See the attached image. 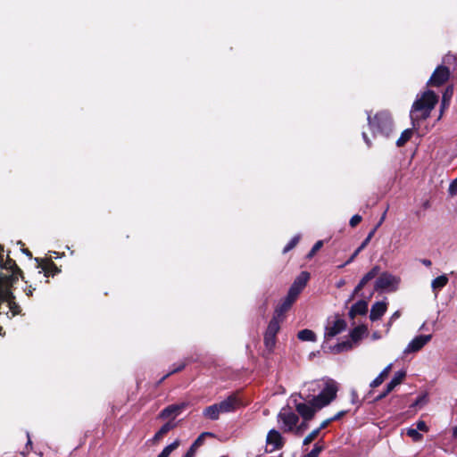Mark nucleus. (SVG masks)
<instances>
[{
  "instance_id": "nucleus-1",
  "label": "nucleus",
  "mask_w": 457,
  "mask_h": 457,
  "mask_svg": "<svg viewBox=\"0 0 457 457\" xmlns=\"http://www.w3.org/2000/svg\"><path fill=\"white\" fill-rule=\"evenodd\" d=\"M337 390V383L329 380L318 395L307 403H295V409L303 420H311L319 410L328 405L336 398Z\"/></svg>"
},
{
  "instance_id": "nucleus-2",
  "label": "nucleus",
  "mask_w": 457,
  "mask_h": 457,
  "mask_svg": "<svg viewBox=\"0 0 457 457\" xmlns=\"http://www.w3.org/2000/svg\"><path fill=\"white\" fill-rule=\"evenodd\" d=\"M437 102L438 96L432 90L425 91L420 98L416 99L411 110V119L413 126H415V121L427 120Z\"/></svg>"
},
{
  "instance_id": "nucleus-3",
  "label": "nucleus",
  "mask_w": 457,
  "mask_h": 457,
  "mask_svg": "<svg viewBox=\"0 0 457 457\" xmlns=\"http://www.w3.org/2000/svg\"><path fill=\"white\" fill-rule=\"evenodd\" d=\"M368 125L373 136L388 137L394 131V120L391 113L382 110L371 115L368 112Z\"/></svg>"
},
{
  "instance_id": "nucleus-4",
  "label": "nucleus",
  "mask_w": 457,
  "mask_h": 457,
  "mask_svg": "<svg viewBox=\"0 0 457 457\" xmlns=\"http://www.w3.org/2000/svg\"><path fill=\"white\" fill-rule=\"evenodd\" d=\"M239 405V399L235 395H231L220 403L206 407L203 414L209 420H216L220 414L235 411Z\"/></svg>"
},
{
  "instance_id": "nucleus-5",
  "label": "nucleus",
  "mask_w": 457,
  "mask_h": 457,
  "mask_svg": "<svg viewBox=\"0 0 457 457\" xmlns=\"http://www.w3.org/2000/svg\"><path fill=\"white\" fill-rule=\"evenodd\" d=\"M400 278L389 272H382L375 281L374 289L380 292H395L398 289Z\"/></svg>"
},
{
  "instance_id": "nucleus-6",
  "label": "nucleus",
  "mask_w": 457,
  "mask_h": 457,
  "mask_svg": "<svg viewBox=\"0 0 457 457\" xmlns=\"http://www.w3.org/2000/svg\"><path fill=\"white\" fill-rule=\"evenodd\" d=\"M366 331L367 328L365 326H359L354 328L350 333L351 340L343 341L337 344L332 348L333 353H339L341 352L352 349L353 347V344H357L366 333Z\"/></svg>"
},
{
  "instance_id": "nucleus-7",
  "label": "nucleus",
  "mask_w": 457,
  "mask_h": 457,
  "mask_svg": "<svg viewBox=\"0 0 457 457\" xmlns=\"http://www.w3.org/2000/svg\"><path fill=\"white\" fill-rule=\"evenodd\" d=\"M278 420L284 425V431L294 432L295 426L299 421L298 415L290 408H282L278 413Z\"/></svg>"
},
{
  "instance_id": "nucleus-8",
  "label": "nucleus",
  "mask_w": 457,
  "mask_h": 457,
  "mask_svg": "<svg viewBox=\"0 0 457 457\" xmlns=\"http://www.w3.org/2000/svg\"><path fill=\"white\" fill-rule=\"evenodd\" d=\"M282 319L272 318L264 335V344L269 350H272L276 344V335L280 329Z\"/></svg>"
},
{
  "instance_id": "nucleus-9",
  "label": "nucleus",
  "mask_w": 457,
  "mask_h": 457,
  "mask_svg": "<svg viewBox=\"0 0 457 457\" xmlns=\"http://www.w3.org/2000/svg\"><path fill=\"white\" fill-rule=\"evenodd\" d=\"M450 74L451 72L448 67L439 65L432 73L429 80L428 81V85L432 87H440L449 79Z\"/></svg>"
},
{
  "instance_id": "nucleus-10",
  "label": "nucleus",
  "mask_w": 457,
  "mask_h": 457,
  "mask_svg": "<svg viewBox=\"0 0 457 457\" xmlns=\"http://www.w3.org/2000/svg\"><path fill=\"white\" fill-rule=\"evenodd\" d=\"M346 328V322L338 317L328 322L325 329V339L328 341L343 332Z\"/></svg>"
},
{
  "instance_id": "nucleus-11",
  "label": "nucleus",
  "mask_w": 457,
  "mask_h": 457,
  "mask_svg": "<svg viewBox=\"0 0 457 457\" xmlns=\"http://www.w3.org/2000/svg\"><path fill=\"white\" fill-rule=\"evenodd\" d=\"M432 338L431 335H420L415 337L403 350L404 354L415 353L420 351L425 345H427Z\"/></svg>"
},
{
  "instance_id": "nucleus-12",
  "label": "nucleus",
  "mask_w": 457,
  "mask_h": 457,
  "mask_svg": "<svg viewBox=\"0 0 457 457\" xmlns=\"http://www.w3.org/2000/svg\"><path fill=\"white\" fill-rule=\"evenodd\" d=\"M310 278V275L306 271L301 272V274L295 279L294 283L290 287L288 292L291 293L293 296L298 297L299 294L305 287L308 280Z\"/></svg>"
},
{
  "instance_id": "nucleus-13",
  "label": "nucleus",
  "mask_w": 457,
  "mask_h": 457,
  "mask_svg": "<svg viewBox=\"0 0 457 457\" xmlns=\"http://www.w3.org/2000/svg\"><path fill=\"white\" fill-rule=\"evenodd\" d=\"M267 451L273 452L283 446V440L280 433L275 429H271L266 438Z\"/></svg>"
},
{
  "instance_id": "nucleus-14",
  "label": "nucleus",
  "mask_w": 457,
  "mask_h": 457,
  "mask_svg": "<svg viewBox=\"0 0 457 457\" xmlns=\"http://www.w3.org/2000/svg\"><path fill=\"white\" fill-rule=\"evenodd\" d=\"M296 299V296H293L291 293L288 292L286 298L276 308L273 318H277L278 320L282 319L283 320L284 314L291 308V306L293 305Z\"/></svg>"
},
{
  "instance_id": "nucleus-15",
  "label": "nucleus",
  "mask_w": 457,
  "mask_h": 457,
  "mask_svg": "<svg viewBox=\"0 0 457 457\" xmlns=\"http://www.w3.org/2000/svg\"><path fill=\"white\" fill-rule=\"evenodd\" d=\"M387 303L385 301L376 302L370 309V319L372 321L378 320L386 313Z\"/></svg>"
},
{
  "instance_id": "nucleus-16",
  "label": "nucleus",
  "mask_w": 457,
  "mask_h": 457,
  "mask_svg": "<svg viewBox=\"0 0 457 457\" xmlns=\"http://www.w3.org/2000/svg\"><path fill=\"white\" fill-rule=\"evenodd\" d=\"M406 376V372L404 370H399L395 372L394 375V378L391 379V381L387 384L386 391L379 396V398L385 397L387 394H389L391 391L395 389V386L400 385L404 378Z\"/></svg>"
},
{
  "instance_id": "nucleus-17",
  "label": "nucleus",
  "mask_w": 457,
  "mask_h": 457,
  "mask_svg": "<svg viewBox=\"0 0 457 457\" xmlns=\"http://www.w3.org/2000/svg\"><path fill=\"white\" fill-rule=\"evenodd\" d=\"M187 406L186 403H179V404H171V405H169L168 407H166L165 409H163L162 411V412L160 413V417L162 419H167V418H170V417H173L175 418L176 416H178L181 411L183 409H185Z\"/></svg>"
},
{
  "instance_id": "nucleus-18",
  "label": "nucleus",
  "mask_w": 457,
  "mask_h": 457,
  "mask_svg": "<svg viewBox=\"0 0 457 457\" xmlns=\"http://www.w3.org/2000/svg\"><path fill=\"white\" fill-rule=\"evenodd\" d=\"M380 271V267L376 265L374 266L369 272H367L363 277L360 280L359 284L356 286L355 289H354V293H357L359 292L360 290H361L364 286L369 282L370 281L371 279H373L375 277H377Z\"/></svg>"
},
{
  "instance_id": "nucleus-19",
  "label": "nucleus",
  "mask_w": 457,
  "mask_h": 457,
  "mask_svg": "<svg viewBox=\"0 0 457 457\" xmlns=\"http://www.w3.org/2000/svg\"><path fill=\"white\" fill-rule=\"evenodd\" d=\"M377 230V228H374L367 236V237L364 239V241L361 243V245H360V246L354 251V253L351 255V257L346 261V262L343 265H341V267H344L345 265H347L349 263H351L355 258L356 256L360 253L361 251H362L366 246L367 245L369 244V242L370 241V239L373 237L375 232Z\"/></svg>"
},
{
  "instance_id": "nucleus-20",
  "label": "nucleus",
  "mask_w": 457,
  "mask_h": 457,
  "mask_svg": "<svg viewBox=\"0 0 457 457\" xmlns=\"http://www.w3.org/2000/svg\"><path fill=\"white\" fill-rule=\"evenodd\" d=\"M368 311V303L364 300L358 301L355 303L351 310H350V315L352 317H354L356 315H363Z\"/></svg>"
},
{
  "instance_id": "nucleus-21",
  "label": "nucleus",
  "mask_w": 457,
  "mask_h": 457,
  "mask_svg": "<svg viewBox=\"0 0 457 457\" xmlns=\"http://www.w3.org/2000/svg\"><path fill=\"white\" fill-rule=\"evenodd\" d=\"M392 364H388L380 373L379 375L373 379V381L370 383V387H377L380 386L384 380L387 378L389 375L391 370H392Z\"/></svg>"
},
{
  "instance_id": "nucleus-22",
  "label": "nucleus",
  "mask_w": 457,
  "mask_h": 457,
  "mask_svg": "<svg viewBox=\"0 0 457 457\" xmlns=\"http://www.w3.org/2000/svg\"><path fill=\"white\" fill-rule=\"evenodd\" d=\"M447 283H448L447 276L442 275V276H439V277L436 278L435 279H433V281L431 283V287H432L433 291L436 295L437 292L439 290H441L444 287H445Z\"/></svg>"
},
{
  "instance_id": "nucleus-23",
  "label": "nucleus",
  "mask_w": 457,
  "mask_h": 457,
  "mask_svg": "<svg viewBox=\"0 0 457 457\" xmlns=\"http://www.w3.org/2000/svg\"><path fill=\"white\" fill-rule=\"evenodd\" d=\"M175 423L172 421H169L165 423L158 432L155 433L153 440L154 442L160 441L169 431H170L172 428H174Z\"/></svg>"
},
{
  "instance_id": "nucleus-24",
  "label": "nucleus",
  "mask_w": 457,
  "mask_h": 457,
  "mask_svg": "<svg viewBox=\"0 0 457 457\" xmlns=\"http://www.w3.org/2000/svg\"><path fill=\"white\" fill-rule=\"evenodd\" d=\"M297 337L301 341H311L315 342L317 340L316 334L311 329L300 330L297 334Z\"/></svg>"
},
{
  "instance_id": "nucleus-25",
  "label": "nucleus",
  "mask_w": 457,
  "mask_h": 457,
  "mask_svg": "<svg viewBox=\"0 0 457 457\" xmlns=\"http://www.w3.org/2000/svg\"><path fill=\"white\" fill-rule=\"evenodd\" d=\"M413 135V129H404L400 137L396 141V145L398 147L403 146L412 137Z\"/></svg>"
},
{
  "instance_id": "nucleus-26",
  "label": "nucleus",
  "mask_w": 457,
  "mask_h": 457,
  "mask_svg": "<svg viewBox=\"0 0 457 457\" xmlns=\"http://www.w3.org/2000/svg\"><path fill=\"white\" fill-rule=\"evenodd\" d=\"M179 442L177 440L167 445L157 457H169L170 454L179 446Z\"/></svg>"
},
{
  "instance_id": "nucleus-27",
  "label": "nucleus",
  "mask_w": 457,
  "mask_h": 457,
  "mask_svg": "<svg viewBox=\"0 0 457 457\" xmlns=\"http://www.w3.org/2000/svg\"><path fill=\"white\" fill-rule=\"evenodd\" d=\"M186 367V362H181L179 363V365H177L174 369H172L169 373H167L165 376H163L160 381L158 382V384H161L163 380H165L169 376H170L171 374H174L176 372H179L180 370H182L184 368Z\"/></svg>"
},
{
  "instance_id": "nucleus-28",
  "label": "nucleus",
  "mask_w": 457,
  "mask_h": 457,
  "mask_svg": "<svg viewBox=\"0 0 457 457\" xmlns=\"http://www.w3.org/2000/svg\"><path fill=\"white\" fill-rule=\"evenodd\" d=\"M7 277H4V275L0 274V295L3 297L6 296L7 291H6V285L8 284Z\"/></svg>"
},
{
  "instance_id": "nucleus-29",
  "label": "nucleus",
  "mask_w": 457,
  "mask_h": 457,
  "mask_svg": "<svg viewBox=\"0 0 457 457\" xmlns=\"http://www.w3.org/2000/svg\"><path fill=\"white\" fill-rule=\"evenodd\" d=\"M320 434V431L319 429H314L312 430L308 436H305V438L303 439V445H307L309 444H311Z\"/></svg>"
},
{
  "instance_id": "nucleus-30",
  "label": "nucleus",
  "mask_w": 457,
  "mask_h": 457,
  "mask_svg": "<svg viewBox=\"0 0 457 457\" xmlns=\"http://www.w3.org/2000/svg\"><path fill=\"white\" fill-rule=\"evenodd\" d=\"M300 240V236H295L290 241L289 243L284 247L283 249V253H287L288 251H290L291 249H293L296 245L297 243L299 242Z\"/></svg>"
},
{
  "instance_id": "nucleus-31",
  "label": "nucleus",
  "mask_w": 457,
  "mask_h": 457,
  "mask_svg": "<svg viewBox=\"0 0 457 457\" xmlns=\"http://www.w3.org/2000/svg\"><path fill=\"white\" fill-rule=\"evenodd\" d=\"M407 435L414 441H420L422 439V435L416 428H409L407 430Z\"/></svg>"
},
{
  "instance_id": "nucleus-32",
  "label": "nucleus",
  "mask_w": 457,
  "mask_h": 457,
  "mask_svg": "<svg viewBox=\"0 0 457 457\" xmlns=\"http://www.w3.org/2000/svg\"><path fill=\"white\" fill-rule=\"evenodd\" d=\"M322 245L323 242L321 240L317 241L311 249V251L309 252V253L307 254V257L312 258L315 255V253L322 247Z\"/></svg>"
},
{
  "instance_id": "nucleus-33",
  "label": "nucleus",
  "mask_w": 457,
  "mask_h": 457,
  "mask_svg": "<svg viewBox=\"0 0 457 457\" xmlns=\"http://www.w3.org/2000/svg\"><path fill=\"white\" fill-rule=\"evenodd\" d=\"M308 421L309 420H303L301 424H299L298 426L296 425L295 428L294 433L296 434V435L303 434V432L304 430H306L307 428H308Z\"/></svg>"
},
{
  "instance_id": "nucleus-34",
  "label": "nucleus",
  "mask_w": 457,
  "mask_h": 457,
  "mask_svg": "<svg viewBox=\"0 0 457 457\" xmlns=\"http://www.w3.org/2000/svg\"><path fill=\"white\" fill-rule=\"evenodd\" d=\"M323 447L316 444L313 449L303 457H318L320 453L322 451Z\"/></svg>"
},
{
  "instance_id": "nucleus-35",
  "label": "nucleus",
  "mask_w": 457,
  "mask_h": 457,
  "mask_svg": "<svg viewBox=\"0 0 457 457\" xmlns=\"http://www.w3.org/2000/svg\"><path fill=\"white\" fill-rule=\"evenodd\" d=\"M206 435H210V433H203L202 435H200L195 439V441L192 444L191 446H193V448H195L197 450L204 444V436Z\"/></svg>"
},
{
  "instance_id": "nucleus-36",
  "label": "nucleus",
  "mask_w": 457,
  "mask_h": 457,
  "mask_svg": "<svg viewBox=\"0 0 457 457\" xmlns=\"http://www.w3.org/2000/svg\"><path fill=\"white\" fill-rule=\"evenodd\" d=\"M361 221V216H360L359 214H355L351 218L349 223H350V226L353 228V227L357 226Z\"/></svg>"
},
{
  "instance_id": "nucleus-37",
  "label": "nucleus",
  "mask_w": 457,
  "mask_h": 457,
  "mask_svg": "<svg viewBox=\"0 0 457 457\" xmlns=\"http://www.w3.org/2000/svg\"><path fill=\"white\" fill-rule=\"evenodd\" d=\"M449 194L452 196L457 195V178L451 183L449 187Z\"/></svg>"
},
{
  "instance_id": "nucleus-38",
  "label": "nucleus",
  "mask_w": 457,
  "mask_h": 457,
  "mask_svg": "<svg viewBox=\"0 0 457 457\" xmlns=\"http://www.w3.org/2000/svg\"><path fill=\"white\" fill-rule=\"evenodd\" d=\"M27 437H28V441H27V444H26V446H25L26 452L22 453V454L24 456H26V454L32 450V441L30 439V436H29V432H27Z\"/></svg>"
},
{
  "instance_id": "nucleus-39",
  "label": "nucleus",
  "mask_w": 457,
  "mask_h": 457,
  "mask_svg": "<svg viewBox=\"0 0 457 457\" xmlns=\"http://www.w3.org/2000/svg\"><path fill=\"white\" fill-rule=\"evenodd\" d=\"M416 427H417V428H416L417 430H420V431H424V432H427L428 430L427 424L423 420L418 421L416 424Z\"/></svg>"
},
{
  "instance_id": "nucleus-40",
  "label": "nucleus",
  "mask_w": 457,
  "mask_h": 457,
  "mask_svg": "<svg viewBox=\"0 0 457 457\" xmlns=\"http://www.w3.org/2000/svg\"><path fill=\"white\" fill-rule=\"evenodd\" d=\"M447 91H445V93L443 95V99H442V104H441V112H443L444 108H445L446 106H448L449 104V99H447Z\"/></svg>"
},
{
  "instance_id": "nucleus-41",
  "label": "nucleus",
  "mask_w": 457,
  "mask_h": 457,
  "mask_svg": "<svg viewBox=\"0 0 457 457\" xmlns=\"http://www.w3.org/2000/svg\"><path fill=\"white\" fill-rule=\"evenodd\" d=\"M332 421L333 420H331V418L324 420L317 429H319V431L320 432L322 429L326 428Z\"/></svg>"
},
{
  "instance_id": "nucleus-42",
  "label": "nucleus",
  "mask_w": 457,
  "mask_h": 457,
  "mask_svg": "<svg viewBox=\"0 0 457 457\" xmlns=\"http://www.w3.org/2000/svg\"><path fill=\"white\" fill-rule=\"evenodd\" d=\"M195 453H196V449L193 448V446H190V448L188 449V451L187 452V453L185 454L184 457H195Z\"/></svg>"
},
{
  "instance_id": "nucleus-43",
  "label": "nucleus",
  "mask_w": 457,
  "mask_h": 457,
  "mask_svg": "<svg viewBox=\"0 0 457 457\" xmlns=\"http://www.w3.org/2000/svg\"><path fill=\"white\" fill-rule=\"evenodd\" d=\"M425 396H420L413 403L412 407L423 404L425 403Z\"/></svg>"
},
{
  "instance_id": "nucleus-44",
  "label": "nucleus",
  "mask_w": 457,
  "mask_h": 457,
  "mask_svg": "<svg viewBox=\"0 0 457 457\" xmlns=\"http://www.w3.org/2000/svg\"><path fill=\"white\" fill-rule=\"evenodd\" d=\"M362 138L364 140V142L366 143V145L370 147L371 146V140L370 138L367 136V134L365 132H362Z\"/></svg>"
},
{
  "instance_id": "nucleus-45",
  "label": "nucleus",
  "mask_w": 457,
  "mask_h": 457,
  "mask_svg": "<svg viewBox=\"0 0 457 457\" xmlns=\"http://www.w3.org/2000/svg\"><path fill=\"white\" fill-rule=\"evenodd\" d=\"M400 316H401V312H400V311H396V312H395L391 315V317H390L391 321H395L397 319H399V318H400Z\"/></svg>"
},
{
  "instance_id": "nucleus-46",
  "label": "nucleus",
  "mask_w": 457,
  "mask_h": 457,
  "mask_svg": "<svg viewBox=\"0 0 457 457\" xmlns=\"http://www.w3.org/2000/svg\"><path fill=\"white\" fill-rule=\"evenodd\" d=\"M346 411H339L338 413H337L334 417L331 418V420L334 421V420H339L341 417H343L345 414Z\"/></svg>"
},
{
  "instance_id": "nucleus-47",
  "label": "nucleus",
  "mask_w": 457,
  "mask_h": 457,
  "mask_svg": "<svg viewBox=\"0 0 457 457\" xmlns=\"http://www.w3.org/2000/svg\"><path fill=\"white\" fill-rule=\"evenodd\" d=\"M386 211L382 214L378 223L377 224V226L375 228H378L384 222V220L386 219Z\"/></svg>"
},
{
  "instance_id": "nucleus-48",
  "label": "nucleus",
  "mask_w": 457,
  "mask_h": 457,
  "mask_svg": "<svg viewBox=\"0 0 457 457\" xmlns=\"http://www.w3.org/2000/svg\"><path fill=\"white\" fill-rule=\"evenodd\" d=\"M421 262H422L425 266H428V267L431 266V264H432L431 261H430V260H428V259H423V260L421 261Z\"/></svg>"
},
{
  "instance_id": "nucleus-49",
  "label": "nucleus",
  "mask_w": 457,
  "mask_h": 457,
  "mask_svg": "<svg viewBox=\"0 0 457 457\" xmlns=\"http://www.w3.org/2000/svg\"><path fill=\"white\" fill-rule=\"evenodd\" d=\"M394 322H395V321H391V319L389 318V320H388V322H387V323H386V333H388V332H389L390 328H391V326H392V324H393Z\"/></svg>"
},
{
  "instance_id": "nucleus-50",
  "label": "nucleus",
  "mask_w": 457,
  "mask_h": 457,
  "mask_svg": "<svg viewBox=\"0 0 457 457\" xmlns=\"http://www.w3.org/2000/svg\"><path fill=\"white\" fill-rule=\"evenodd\" d=\"M381 337L378 332L373 333L372 338L373 339H379Z\"/></svg>"
},
{
  "instance_id": "nucleus-51",
  "label": "nucleus",
  "mask_w": 457,
  "mask_h": 457,
  "mask_svg": "<svg viewBox=\"0 0 457 457\" xmlns=\"http://www.w3.org/2000/svg\"><path fill=\"white\" fill-rule=\"evenodd\" d=\"M453 435L454 437H457V426L453 428Z\"/></svg>"
},
{
  "instance_id": "nucleus-52",
  "label": "nucleus",
  "mask_w": 457,
  "mask_h": 457,
  "mask_svg": "<svg viewBox=\"0 0 457 457\" xmlns=\"http://www.w3.org/2000/svg\"><path fill=\"white\" fill-rule=\"evenodd\" d=\"M26 295H32V290L31 289H29L27 292H26Z\"/></svg>"
},
{
  "instance_id": "nucleus-53",
  "label": "nucleus",
  "mask_w": 457,
  "mask_h": 457,
  "mask_svg": "<svg viewBox=\"0 0 457 457\" xmlns=\"http://www.w3.org/2000/svg\"><path fill=\"white\" fill-rule=\"evenodd\" d=\"M424 207H425V208L429 207V203H428V201H427V202H425V203H424Z\"/></svg>"
},
{
  "instance_id": "nucleus-54",
  "label": "nucleus",
  "mask_w": 457,
  "mask_h": 457,
  "mask_svg": "<svg viewBox=\"0 0 457 457\" xmlns=\"http://www.w3.org/2000/svg\"><path fill=\"white\" fill-rule=\"evenodd\" d=\"M25 253L26 254L30 255V253L28 250H26Z\"/></svg>"
}]
</instances>
